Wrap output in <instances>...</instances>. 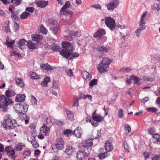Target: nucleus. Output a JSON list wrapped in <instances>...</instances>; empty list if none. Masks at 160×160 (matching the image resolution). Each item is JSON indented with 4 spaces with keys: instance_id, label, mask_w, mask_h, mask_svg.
<instances>
[{
    "instance_id": "obj_7",
    "label": "nucleus",
    "mask_w": 160,
    "mask_h": 160,
    "mask_svg": "<svg viewBox=\"0 0 160 160\" xmlns=\"http://www.w3.org/2000/svg\"><path fill=\"white\" fill-rule=\"evenodd\" d=\"M28 107V105L25 103L16 104L14 107V110L18 114L23 112H26Z\"/></svg>"
},
{
    "instance_id": "obj_60",
    "label": "nucleus",
    "mask_w": 160,
    "mask_h": 160,
    "mask_svg": "<svg viewBox=\"0 0 160 160\" xmlns=\"http://www.w3.org/2000/svg\"><path fill=\"white\" fill-rule=\"evenodd\" d=\"M91 7L97 9H101V7L100 5L99 4H98L97 5H92L91 6Z\"/></svg>"
},
{
    "instance_id": "obj_15",
    "label": "nucleus",
    "mask_w": 160,
    "mask_h": 160,
    "mask_svg": "<svg viewBox=\"0 0 160 160\" xmlns=\"http://www.w3.org/2000/svg\"><path fill=\"white\" fill-rule=\"evenodd\" d=\"M113 148V146L112 145V142L107 141L106 142L105 146V148L106 150L108 152H110Z\"/></svg>"
},
{
    "instance_id": "obj_11",
    "label": "nucleus",
    "mask_w": 160,
    "mask_h": 160,
    "mask_svg": "<svg viewBox=\"0 0 160 160\" xmlns=\"http://www.w3.org/2000/svg\"><path fill=\"white\" fill-rule=\"evenodd\" d=\"M5 152L6 154L8 156H12V158L14 159L15 158L14 150L10 146L5 147Z\"/></svg>"
},
{
    "instance_id": "obj_44",
    "label": "nucleus",
    "mask_w": 160,
    "mask_h": 160,
    "mask_svg": "<svg viewBox=\"0 0 160 160\" xmlns=\"http://www.w3.org/2000/svg\"><path fill=\"white\" fill-rule=\"evenodd\" d=\"M24 146L21 143H19L16 146L15 148L17 150L21 151L23 147Z\"/></svg>"
},
{
    "instance_id": "obj_21",
    "label": "nucleus",
    "mask_w": 160,
    "mask_h": 160,
    "mask_svg": "<svg viewBox=\"0 0 160 160\" xmlns=\"http://www.w3.org/2000/svg\"><path fill=\"white\" fill-rule=\"evenodd\" d=\"M5 96L8 98L12 97L15 95V93L12 90L9 89L7 90L5 92Z\"/></svg>"
},
{
    "instance_id": "obj_45",
    "label": "nucleus",
    "mask_w": 160,
    "mask_h": 160,
    "mask_svg": "<svg viewBox=\"0 0 160 160\" xmlns=\"http://www.w3.org/2000/svg\"><path fill=\"white\" fill-rule=\"evenodd\" d=\"M123 116V111L122 108H120L118 111V116L119 118H122Z\"/></svg>"
},
{
    "instance_id": "obj_36",
    "label": "nucleus",
    "mask_w": 160,
    "mask_h": 160,
    "mask_svg": "<svg viewBox=\"0 0 160 160\" xmlns=\"http://www.w3.org/2000/svg\"><path fill=\"white\" fill-rule=\"evenodd\" d=\"M18 43L20 46H22L24 45H27V44H28V42L25 40L24 39H22L19 40Z\"/></svg>"
},
{
    "instance_id": "obj_19",
    "label": "nucleus",
    "mask_w": 160,
    "mask_h": 160,
    "mask_svg": "<svg viewBox=\"0 0 160 160\" xmlns=\"http://www.w3.org/2000/svg\"><path fill=\"white\" fill-rule=\"evenodd\" d=\"M25 95L24 94H18L16 97L15 100L17 102H23L25 100Z\"/></svg>"
},
{
    "instance_id": "obj_49",
    "label": "nucleus",
    "mask_w": 160,
    "mask_h": 160,
    "mask_svg": "<svg viewBox=\"0 0 160 160\" xmlns=\"http://www.w3.org/2000/svg\"><path fill=\"white\" fill-rule=\"evenodd\" d=\"M139 25L140 26V27L137 29L138 30V31H139L141 32L142 30L145 29L146 28V26L145 25V24H142L140 22L139 24Z\"/></svg>"
},
{
    "instance_id": "obj_8",
    "label": "nucleus",
    "mask_w": 160,
    "mask_h": 160,
    "mask_svg": "<svg viewBox=\"0 0 160 160\" xmlns=\"http://www.w3.org/2000/svg\"><path fill=\"white\" fill-rule=\"evenodd\" d=\"M105 23L110 30H113L116 27L115 20L113 18L109 17H105Z\"/></svg>"
},
{
    "instance_id": "obj_41",
    "label": "nucleus",
    "mask_w": 160,
    "mask_h": 160,
    "mask_svg": "<svg viewBox=\"0 0 160 160\" xmlns=\"http://www.w3.org/2000/svg\"><path fill=\"white\" fill-rule=\"evenodd\" d=\"M146 110L148 112H157L158 109L154 107H150L147 108Z\"/></svg>"
},
{
    "instance_id": "obj_38",
    "label": "nucleus",
    "mask_w": 160,
    "mask_h": 160,
    "mask_svg": "<svg viewBox=\"0 0 160 160\" xmlns=\"http://www.w3.org/2000/svg\"><path fill=\"white\" fill-rule=\"evenodd\" d=\"M97 79H94L90 81L89 84V85L90 87L92 88L93 86L97 84Z\"/></svg>"
},
{
    "instance_id": "obj_10",
    "label": "nucleus",
    "mask_w": 160,
    "mask_h": 160,
    "mask_svg": "<svg viewBox=\"0 0 160 160\" xmlns=\"http://www.w3.org/2000/svg\"><path fill=\"white\" fill-rule=\"evenodd\" d=\"M97 57L99 58H102L104 55V53H107L108 51V49L107 48L103 46H100L97 48Z\"/></svg>"
},
{
    "instance_id": "obj_34",
    "label": "nucleus",
    "mask_w": 160,
    "mask_h": 160,
    "mask_svg": "<svg viewBox=\"0 0 160 160\" xmlns=\"http://www.w3.org/2000/svg\"><path fill=\"white\" fill-rule=\"evenodd\" d=\"M11 18L14 19L18 20L19 19V14L18 12L15 11L12 12L11 15Z\"/></svg>"
},
{
    "instance_id": "obj_62",
    "label": "nucleus",
    "mask_w": 160,
    "mask_h": 160,
    "mask_svg": "<svg viewBox=\"0 0 160 160\" xmlns=\"http://www.w3.org/2000/svg\"><path fill=\"white\" fill-rule=\"evenodd\" d=\"M143 156L145 159H147L150 156V154L149 152H144L143 153Z\"/></svg>"
},
{
    "instance_id": "obj_53",
    "label": "nucleus",
    "mask_w": 160,
    "mask_h": 160,
    "mask_svg": "<svg viewBox=\"0 0 160 160\" xmlns=\"http://www.w3.org/2000/svg\"><path fill=\"white\" fill-rule=\"evenodd\" d=\"M125 130L126 131H128L129 132H130L131 130V128L130 126L128 124H126L124 127Z\"/></svg>"
},
{
    "instance_id": "obj_40",
    "label": "nucleus",
    "mask_w": 160,
    "mask_h": 160,
    "mask_svg": "<svg viewBox=\"0 0 160 160\" xmlns=\"http://www.w3.org/2000/svg\"><path fill=\"white\" fill-rule=\"evenodd\" d=\"M146 13H144L142 16L140 22L142 24H145V20H146Z\"/></svg>"
},
{
    "instance_id": "obj_35",
    "label": "nucleus",
    "mask_w": 160,
    "mask_h": 160,
    "mask_svg": "<svg viewBox=\"0 0 160 160\" xmlns=\"http://www.w3.org/2000/svg\"><path fill=\"white\" fill-rule=\"evenodd\" d=\"M39 31L43 34L46 35L48 32V30L46 29L42 25L39 29Z\"/></svg>"
},
{
    "instance_id": "obj_56",
    "label": "nucleus",
    "mask_w": 160,
    "mask_h": 160,
    "mask_svg": "<svg viewBox=\"0 0 160 160\" xmlns=\"http://www.w3.org/2000/svg\"><path fill=\"white\" fill-rule=\"evenodd\" d=\"M31 153V152L29 150H27L25 151L23 153V156H29L30 155V154Z\"/></svg>"
},
{
    "instance_id": "obj_43",
    "label": "nucleus",
    "mask_w": 160,
    "mask_h": 160,
    "mask_svg": "<svg viewBox=\"0 0 160 160\" xmlns=\"http://www.w3.org/2000/svg\"><path fill=\"white\" fill-rule=\"evenodd\" d=\"M22 1V0H11V2L17 6L21 3Z\"/></svg>"
},
{
    "instance_id": "obj_50",
    "label": "nucleus",
    "mask_w": 160,
    "mask_h": 160,
    "mask_svg": "<svg viewBox=\"0 0 160 160\" xmlns=\"http://www.w3.org/2000/svg\"><path fill=\"white\" fill-rule=\"evenodd\" d=\"M69 34L74 36H76L78 35V31H69Z\"/></svg>"
},
{
    "instance_id": "obj_17",
    "label": "nucleus",
    "mask_w": 160,
    "mask_h": 160,
    "mask_svg": "<svg viewBox=\"0 0 160 160\" xmlns=\"http://www.w3.org/2000/svg\"><path fill=\"white\" fill-rule=\"evenodd\" d=\"M15 81L17 85L19 86L22 88L24 87L25 84L21 78L16 77L15 78Z\"/></svg>"
},
{
    "instance_id": "obj_31",
    "label": "nucleus",
    "mask_w": 160,
    "mask_h": 160,
    "mask_svg": "<svg viewBox=\"0 0 160 160\" xmlns=\"http://www.w3.org/2000/svg\"><path fill=\"white\" fill-rule=\"evenodd\" d=\"M152 138L156 140L155 142V143L160 144V135L158 133L154 134L152 136Z\"/></svg>"
},
{
    "instance_id": "obj_5",
    "label": "nucleus",
    "mask_w": 160,
    "mask_h": 160,
    "mask_svg": "<svg viewBox=\"0 0 160 160\" xmlns=\"http://www.w3.org/2000/svg\"><path fill=\"white\" fill-rule=\"evenodd\" d=\"M17 125V122L14 119L8 118L3 121V126L5 129H14Z\"/></svg>"
},
{
    "instance_id": "obj_2",
    "label": "nucleus",
    "mask_w": 160,
    "mask_h": 160,
    "mask_svg": "<svg viewBox=\"0 0 160 160\" xmlns=\"http://www.w3.org/2000/svg\"><path fill=\"white\" fill-rule=\"evenodd\" d=\"M12 103V100L5 95L0 96V108L2 112H7L8 110V106Z\"/></svg>"
},
{
    "instance_id": "obj_55",
    "label": "nucleus",
    "mask_w": 160,
    "mask_h": 160,
    "mask_svg": "<svg viewBox=\"0 0 160 160\" xmlns=\"http://www.w3.org/2000/svg\"><path fill=\"white\" fill-rule=\"evenodd\" d=\"M52 32L54 34L57 33L58 31V28L57 27L52 28H51Z\"/></svg>"
},
{
    "instance_id": "obj_25",
    "label": "nucleus",
    "mask_w": 160,
    "mask_h": 160,
    "mask_svg": "<svg viewBox=\"0 0 160 160\" xmlns=\"http://www.w3.org/2000/svg\"><path fill=\"white\" fill-rule=\"evenodd\" d=\"M66 112L68 118L70 120H73L74 119V114L73 112L70 110H67Z\"/></svg>"
},
{
    "instance_id": "obj_51",
    "label": "nucleus",
    "mask_w": 160,
    "mask_h": 160,
    "mask_svg": "<svg viewBox=\"0 0 160 160\" xmlns=\"http://www.w3.org/2000/svg\"><path fill=\"white\" fill-rule=\"evenodd\" d=\"M6 45L8 47H9L11 48H12L13 47V45L14 43V41L11 42H8L7 40H6Z\"/></svg>"
},
{
    "instance_id": "obj_9",
    "label": "nucleus",
    "mask_w": 160,
    "mask_h": 160,
    "mask_svg": "<svg viewBox=\"0 0 160 160\" xmlns=\"http://www.w3.org/2000/svg\"><path fill=\"white\" fill-rule=\"evenodd\" d=\"M119 0H113L106 5L107 9L109 11H113L119 5Z\"/></svg>"
},
{
    "instance_id": "obj_46",
    "label": "nucleus",
    "mask_w": 160,
    "mask_h": 160,
    "mask_svg": "<svg viewBox=\"0 0 160 160\" xmlns=\"http://www.w3.org/2000/svg\"><path fill=\"white\" fill-rule=\"evenodd\" d=\"M25 11L28 12H33L34 11V9L32 7H27L25 9Z\"/></svg>"
},
{
    "instance_id": "obj_4",
    "label": "nucleus",
    "mask_w": 160,
    "mask_h": 160,
    "mask_svg": "<svg viewBox=\"0 0 160 160\" xmlns=\"http://www.w3.org/2000/svg\"><path fill=\"white\" fill-rule=\"evenodd\" d=\"M65 143L63 139L62 138H58L56 139L55 142L52 146V150L56 152L59 150L63 149Z\"/></svg>"
},
{
    "instance_id": "obj_18",
    "label": "nucleus",
    "mask_w": 160,
    "mask_h": 160,
    "mask_svg": "<svg viewBox=\"0 0 160 160\" xmlns=\"http://www.w3.org/2000/svg\"><path fill=\"white\" fill-rule=\"evenodd\" d=\"M91 150V149L90 147H85V146H83L81 149L87 157L89 154Z\"/></svg>"
},
{
    "instance_id": "obj_30",
    "label": "nucleus",
    "mask_w": 160,
    "mask_h": 160,
    "mask_svg": "<svg viewBox=\"0 0 160 160\" xmlns=\"http://www.w3.org/2000/svg\"><path fill=\"white\" fill-rule=\"evenodd\" d=\"M51 48L52 50H53L54 51H59L60 52L61 51H60V47L58 45L55 43L52 44L51 45Z\"/></svg>"
},
{
    "instance_id": "obj_59",
    "label": "nucleus",
    "mask_w": 160,
    "mask_h": 160,
    "mask_svg": "<svg viewBox=\"0 0 160 160\" xmlns=\"http://www.w3.org/2000/svg\"><path fill=\"white\" fill-rule=\"evenodd\" d=\"M97 136L95 137V138H99L101 135V132L100 130H98L97 131Z\"/></svg>"
},
{
    "instance_id": "obj_22",
    "label": "nucleus",
    "mask_w": 160,
    "mask_h": 160,
    "mask_svg": "<svg viewBox=\"0 0 160 160\" xmlns=\"http://www.w3.org/2000/svg\"><path fill=\"white\" fill-rule=\"evenodd\" d=\"M86 156V155L83 153L81 150L78 151L77 153V157L78 160H82L84 159Z\"/></svg>"
},
{
    "instance_id": "obj_1",
    "label": "nucleus",
    "mask_w": 160,
    "mask_h": 160,
    "mask_svg": "<svg viewBox=\"0 0 160 160\" xmlns=\"http://www.w3.org/2000/svg\"><path fill=\"white\" fill-rule=\"evenodd\" d=\"M62 48L64 49L60 52V54L66 59H68L71 55L73 58H77L79 54L76 53H72L73 49V46L69 42L63 41L62 43Z\"/></svg>"
},
{
    "instance_id": "obj_26",
    "label": "nucleus",
    "mask_w": 160,
    "mask_h": 160,
    "mask_svg": "<svg viewBox=\"0 0 160 160\" xmlns=\"http://www.w3.org/2000/svg\"><path fill=\"white\" fill-rule=\"evenodd\" d=\"M10 22L9 21H7L5 23L4 26L3 27V30L7 32H10Z\"/></svg>"
},
{
    "instance_id": "obj_27",
    "label": "nucleus",
    "mask_w": 160,
    "mask_h": 160,
    "mask_svg": "<svg viewBox=\"0 0 160 160\" xmlns=\"http://www.w3.org/2000/svg\"><path fill=\"white\" fill-rule=\"evenodd\" d=\"M92 119L95 121L100 122L102 121L103 117L100 115H97L92 117Z\"/></svg>"
},
{
    "instance_id": "obj_28",
    "label": "nucleus",
    "mask_w": 160,
    "mask_h": 160,
    "mask_svg": "<svg viewBox=\"0 0 160 160\" xmlns=\"http://www.w3.org/2000/svg\"><path fill=\"white\" fill-rule=\"evenodd\" d=\"M41 68L42 70H45L46 71L51 70L53 69L52 67H51L48 63L41 65Z\"/></svg>"
},
{
    "instance_id": "obj_64",
    "label": "nucleus",
    "mask_w": 160,
    "mask_h": 160,
    "mask_svg": "<svg viewBox=\"0 0 160 160\" xmlns=\"http://www.w3.org/2000/svg\"><path fill=\"white\" fill-rule=\"evenodd\" d=\"M160 155H156L154 156L152 158V160H160Z\"/></svg>"
},
{
    "instance_id": "obj_61",
    "label": "nucleus",
    "mask_w": 160,
    "mask_h": 160,
    "mask_svg": "<svg viewBox=\"0 0 160 160\" xmlns=\"http://www.w3.org/2000/svg\"><path fill=\"white\" fill-rule=\"evenodd\" d=\"M149 98L148 97H146L143 99H142L141 101L143 103H145L146 102L149 101Z\"/></svg>"
},
{
    "instance_id": "obj_24",
    "label": "nucleus",
    "mask_w": 160,
    "mask_h": 160,
    "mask_svg": "<svg viewBox=\"0 0 160 160\" xmlns=\"http://www.w3.org/2000/svg\"><path fill=\"white\" fill-rule=\"evenodd\" d=\"M31 142L33 147L37 148L39 147V145L36 141L35 137L33 136H32L30 138Z\"/></svg>"
},
{
    "instance_id": "obj_6",
    "label": "nucleus",
    "mask_w": 160,
    "mask_h": 160,
    "mask_svg": "<svg viewBox=\"0 0 160 160\" xmlns=\"http://www.w3.org/2000/svg\"><path fill=\"white\" fill-rule=\"evenodd\" d=\"M50 127L43 124L40 128L39 134L38 136V138L42 139H44L45 136H49L50 132Z\"/></svg>"
},
{
    "instance_id": "obj_33",
    "label": "nucleus",
    "mask_w": 160,
    "mask_h": 160,
    "mask_svg": "<svg viewBox=\"0 0 160 160\" xmlns=\"http://www.w3.org/2000/svg\"><path fill=\"white\" fill-rule=\"evenodd\" d=\"M85 147H90L92 145V141L91 139H88L85 140L83 142Z\"/></svg>"
},
{
    "instance_id": "obj_29",
    "label": "nucleus",
    "mask_w": 160,
    "mask_h": 160,
    "mask_svg": "<svg viewBox=\"0 0 160 160\" xmlns=\"http://www.w3.org/2000/svg\"><path fill=\"white\" fill-rule=\"evenodd\" d=\"M30 15L29 13L25 11L20 15V17L21 19H26L28 18Z\"/></svg>"
},
{
    "instance_id": "obj_57",
    "label": "nucleus",
    "mask_w": 160,
    "mask_h": 160,
    "mask_svg": "<svg viewBox=\"0 0 160 160\" xmlns=\"http://www.w3.org/2000/svg\"><path fill=\"white\" fill-rule=\"evenodd\" d=\"M124 148L127 151H128L129 149V147L127 144V143L126 142H124Z\"/></svg>"
},
{
    "instance_id": "obj_32",
    "label": "nucleus",
    "mask_w": 160,
    "mask_h": 160,
    "mask_svg": "<svg viewBox=\"0 0 160 160\" xmlns=\"http://www.w3.org/2000/svg\"><path fill=\"white\" fill-rule=\"evenodd\" d=\"M27 45L28 48L30 49H35L37 48V45L32 41L28 42V44Z\"/></svg>"
},
{
    "instance_id": "obj_58",
    "label": "nucleus",
    "mask_w": 160,
    "mask_h": 160,
    "mask_svg": "<svg viewBox=\"0 0 160 160\" xmlns=\"http://www.w3.org/2000/svg\"><path fill=\"white\" fill-rule=\"evenodd\" d=\"M70 2L68 1H67L65 3V5L63 6V7L67 9V8L70 7Z\"/></svg>"
},
{
    "instance_id": "obj_39",
    "label": "nucleus",
    "mask_w": 160,
    "mask_h": 160,
    "mask_svg": "<svg viewBox=\"0 0 160 160\" xmlns=\"http://www.w3.org/2000/svg\"><path fill=\"white\" fill-rule=\"evenodd\" d=\"M131 79L135 81V83L136 84H137L140 81L138 77L134 75L131 76Z\"/></svg>"
},
{
    "instance_id": "obj_3",
    "label": "nucleus",
    "mask_w": 160,
    "mask_h": 160,
    "mask_svg": "<svg viewBox=\"0 0 160 160\" xmlns=\"http://www.w3.org/2000/svg\"><path fill=\"white\" fill-rule=\"evenodd\" d=\"M112 61L107 58L102 59L99 64L97 69L100 73H102L108 71V68Z\"/></svg>"
},
{
    "instance_id": "obj_42",
    "label": "nucleus",
    "mask_w": 160,
    "mask_h": 160,
    "mask_svg": "<svg viewBox=\"0 0 160 160\" xmlns=\"http://www.w3.org/2000/svg\"><path fill=\"white\" fill-rule=\"evenodd\" d=\"M30 74L31 75V78L32 79H38L39 78L38 75H37L36 73L33 72H31Z\"/></svg>"
},
{
    "instance_id": "obj_23",
    "label": "nucleus",
    "mask_w": 160,
    "mask_h": 160,
    "mask_svg": "<svg viewBox=\"0 0 160 160\" xmlns=\"http://www.w3.org/2000/svg\"><path fill=\"white\" fill-rule=\"evenodd\" d=\"M65 152L68 155H72L74 152V148L72 147L69 146L66 149Z\"/></svg>"
},
{
    "instance_id": "obj_47",
    "label": "nucleus",
    "mask_w": 160,
    "mask_h": 160,
    "mask_svg": "<svg viewBox=\"0 0 160 160\" xmlns=\"http://www.w3.org/2000/svg\"><path fill=\"white\" fill-rule=\"evenodd\" d=\"M48 22L49 23L52 25H55L57 23V21L53 18H50L48 20Z\"/></svg>"
},
{
    "instance_id": "obj_13",
    "label": "nucleus",
    "mask_w": 160,
    "mask_h": 160,
    "mask_svg": "<svg viewBox=\"0 0 160 160\" xmlns=\"http://www.w3.org/2000/svg\"><path fill=\"white\" fill-rule=\"evenodd\" d=\"M35 4L36 5L37 7L40 8H44L48 4V1H38L35 2Z\"/></svg>"
},
{
    "instance_id": "obj_20",
    "label": "nucleus",
    "mask_w": 160,
    "mask_h": 160,
    "mask_svg": "<svg viewBox=\"0 0 160 160\" xmlns=\"http://www.w3.org/2000/svg\"><path fill=\"white\" fill-rule=\"evenodd\" d=\"M81 75L83 79L84 80H86L88 78H89V80H90L92 78L91 75H90L89 73L86 71H83L82 72Z\"/></svg>"
},
{
    "instance_id": "obj_37",
    "label": "nucleus",
    "mask_w": 160,
    "mask_h": 160,
    "mask_svg": "<svg viewBox=\"0 0 160 160\" xmlns=\"http://www.w3.org/2000/svg\"><path fill=\"white\" fill-rule=\"evenodd\" d=\"M46 123L48 125V127H50L52 126L53 124L52 121V119L50 118H47L46 119Z\"/></svg>"
},
{
    "instance_id": "obj_54",
    "label": "nucleus",
    "mask_w": 160,
    "mask_h": 160,
    "mask_svg": "<svg viewBox=\"0 0 160 160\" xmlns=\"http://www.w3.org/2000/svg\"><path fill=\"white\" fill-rule=\"evenodd\" d=\"M31 98L32 99V101L33 102V103L34 104L37 105V100L35 97L33 96H31Z\"/></svg>"
},
{
    "instance_id": "obj_16",
    "label": "nucleus",
    "mask_w": 160,
    "mask_h": 160,
    "mask_svg": "<svg viewBox=\"0 0 160 160\" xmlns=\"http://www.w3.org/2000/svg\"><path fill=\"white\" fill-rule=\"evenodd\" d=\"M32 40L37 42L41 41L42 39V36L41 35L34 34L31 35Z\"/></svg>"
},
{
    "instance_id": "obj_14",
    "label": "nucleus",
    "mask_w": 160,
    "mask_h": 160,
    "mask_svg": "<svg viewBox=\"0 0 160 160\" xmlns=\"http://www.w3.org/2000/svg\"><path fill=\"white\" fill-rule=\"evenodd\" d=\"M82 131L81 128L78 127L76 128L74 131L72 133L75 134L77 137L80 138L82 136Z\"/></svg>"
},
{
    "instance_id": "obj_63",
    "label": "nucleus",
    "mask_w": 160,
    "mask_h": 160,
    "mask_svg": "<svg viewBox=\"0 0 160 160\" xmlns=\"http://www.w3.org/2000/svg\"><path fill=\"white\" fill-rule=\"evenodd\" d=\"M72 131L69 129H67L64 131L63 133L64 134L68 135L69 134H71Z\"/></svg>"
},
{
    "instance_id": "obj_12",
    "label": "nucleus",
    "mask_w": 160,
    "mask_h": 160,
    "mask_svg": "<svg viewBox=\"0 0 160 160\" xmlns=\"http://www.w3.org/2000/svg\"><path fill=\"white\" fill-rule=\"evenodd\" d=\"M106 33V32L104 29H100L98 30L93 35V37L95 38L98 37L101 38L103 35H105Z\"/></svg>"
},
{
    "instance_id": "obj_48",
    "label": "nucleus",
    "mask_w": 160,
    "mask_h": 160,
    "mask_svg": "<svg viewBox=\"0 0 160 160\" xmlns=\"http://www.w3.org/2000/svg\"><path fill=\"white\" fill-rule=\"evenodd\" d=\"M66 9V8L62 7L60 12V14L61 15H64L66 14L67 12Z\"/></svg>"
},
{
    "instance_id": "obj_52",
    "label": "nucleus",
    "mask_w": 160,
    "mask_h": 160,
    "mask_svg": "<svg viewBox=\"0 0 160 160\" xmlns=\"http://www.w3.org/2000/svg\"><path fill=\"white\" fill-rule=\"evenodd\" d=\"M19 29L18 24L15 22L14 25V29L15 32H16Z\"/></svg>"
}]
</instances>
